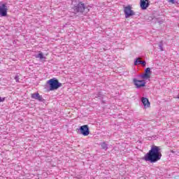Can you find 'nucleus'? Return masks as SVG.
<instances>
[{
  "label": "nucleus",
  "mask_w": 179,
  "mask_h": 179,
  "mask_svg": "<svg viewBox=\"0 0 179 179\" xmlns=\"http://www.w3.org/2000/svg\"><path fill=\"white\" fill-rule=\"evenodd\" d=\"M162 156L160 148L159 146H152L150 150L145 155L143 159L150 163H156L162 159Z\"/></svg>",
  "instance_id": "nucleus-1"
},
{
  "label": "nucleus",
  "mask_w": 179,
  "mask_h": 179,
  "mask_svg": "<svg viewBox=\"0 0 179 179\" xmlns=\"http://www.w3.org/2000/svg\"><path fill=\"white\" fill-rule=\"evenodd\" d=\"M48 83L50 85V90H55V89H58V87H61L62 84L58 81L56 78H51L48 81Z\"/></svg>",
  "instance_id": "nucleus-2"
},
{
  "label": "nucleus",
  "mask_w": 179,
  "mask_h": 179,
  "mask_svg": "<svg viewBox=\"0 0 179 179\" xmlns=\"http://www.w3.org/2000/svg\"><path fill=\"white\" fill-rule=\"evenodd\" d=\"M73 9L75 13H84L86 10V6L83 1H79L77 6H74Z\"/></svg>",
  "instance_id": "nucleus-3"
},
{
  "label": "nucleus",
  "mask_w": 179,
  "mask_h": 179,
  "mask_svg": "<svg viewBox=\"0 0 179 179\" xmlns=\"http://www.w3.org/2000/svg\"><path fill=\"white\" fill-rule=\"evenodd\" d=\"M124 13L126 18L135 15V12L132 10V7L130 5L124 7Z\"/></svg>",
  "instance_id": "nucleus-4"
},
{
  "label": "nucleus",
  "mask_w": 179,
  "mask_h": 179,
  "mask_svg": "<svg viewBox=\"0 0 179 179\" xmlns=\"http://www.w3.org/2000/svg\"><path fill=\"white\" fill-rule=\"evenodd\" d=\"M8 15V6L5 3L0 5V17Z\"/></svg>",
  "instance_id": "nucleus-5"
},
{
  "label": "nucleus",
  "mask_w": 179,
  "mask_h": 179,
  "mask_svg": "<svg viewBox=\"0 0 179 179\" xmlns=\"http://www.w3.org/2000/svg\"><path fill=\"white\" fill-rule=\"evenodd\" d=\"M133 83H134L136 87H143V86H145L146 85V81H143V78H141V80L134 78Z\"/></svg>",
  "instance_id": "nucleus-6"
},
{
  "label": "nucleus",
  "mask_w": 179,
  "mask_h": 179,
  "mask_svg": "<svg viewBox=\"0 0 179 179\" xmlns=\"http://www.w3.org/2000/svg\"><path fill=\"white\" fill-rule=\"evenodd\" d=\"M80 131L84 136H87L90 134V128L88 125H82L80 127Z\"/></svg>",
  "instance_id": "nucleus-7"
},
{
  "label": "nucleus",
  "mask_w": 179,
  "mask_h": 179,
  "mask_svg": "<svg viewBox=\"0 0 179 179\" xmlns=\"http://www.w3.org/2000/svg\"><path fill=\"white\" fill-rule=\"evenodd\" d=\"M140 6L143 10H146L150 6L149 0H141Z\"/></svg>",
  "instance_id": "nucleus-8"
},
{
  "label": "nucleus",
  "mask_w": 179,
  "mask_h": 179,
  "mask_svg": "<svg viewBox=\"0 0 179 179\" xmlns=\"http://www.w3.org/2000/svg\"><path fill=\"white\" fill-rule=\"evenodd\" d=\"M141 101L143 103L145 108L150 107V102L149 101V99H148V97H142Z\"/></svg>",
  "instance_id": "nucleus-9"
},
{
  "label": "nucleus",
  "mask_w": 179,
  "mask_h": 179,
  "mask_svg": "<svg viewBox=\"0 0 179 179\" xmlns=\"http://www.w3.org/2000/svg\"><path fill=\"white\" fill-rule=\"evenodd\" d=\"M31 96L32 99H36L37 100H39V101L43 100V97L40 94V93H38V92H37L36 93H31Z\"/></svg>",
  "instance_id": "nucleus-10"
},
{
  "label": "nucleus",
  "mask_w": 179,
  "mask_h": 179,
  "mask_svg": "<svg viewBox=\"0 0 179 179\" xmlns=\"http://www.w3.org/2000/svg\"><path fill=\"white\" fill-rule=\"evenodd\" d=\"M142 64L144 67L146 66V62H143L142 60H141L140 58L137 59V60H136L134 65L136 66V64Z\"/></svg>",
  "instance_id": "nucleus-11"
},
{
  "label": "nucleus",
  "mask_w": 179,
  "mask_h": 179,
  "mask_svg": "<svg viewBox=\"0 0 179 179\" xmlns=\"http://www.w3.org/2000/svg\"><path fill=\"white\" fill-rule=\"evenodd\" d=\"M148 76L147 75V70H145V74H143V75L141 76V78L143 79V81H145V80H148Z\"/></svg>",
  "instance_id": "nucleus-12"
},
{
  "label": "nucleus",
  "mask_w": 179,
  "mask_h": 179,
  "mask_svg": "<svg viewBox=\"0 0 179 179\" xmlns=\"http://www.w3.org/2000/svg\"><path fill=\"white\" fill-rule=\"evenodd\" d=\"M146 73H147V76H148V80H150V76L152 74L150 67H148V69H146Z\"/></svg>",
  "instance_id": "nucleus-13"
},
{
  "label": "nucleus",
  "mask_w": 179,
  "mask_h": 179,
  "mask_svg": "<svg viewBox=\"0 0 179 179\" xmlns=\"http://www.w3.org/2000/svg\"><path fill=\"white\" fill-rule=\"evenodd\" d=\"M101 148L104 150H107V149L108 148V146L107 143H106V142H103V143H101Z\"/></svg>",
  "instance_id": "nucleus-14"
},
{
  "label": "nucleus",
  "mask_w": 179,
  "mask_h": 179,
  "mask_svg": "<svg viewBox=\"0 0 179 179\" xmlns=\"http://www.w3.org/2000/svg\"><path fill=\"white\" fill-rule=\"evenodd\" d=\"M36 57L41 59V60H42L43 59H45L43 53H42V52L38 53V55L36 56Z\"/></svg>",
  "instance_id": "nucleus-15"
},
{
  "label": "nucleus",
  "mask_w": 179,
  "mask_h": 179,
  "mask_svg": "<svg viewBox=\"0 0 179 179\" xmlns=\"http://www.w3.org/2000/svg\"><path fill=\"white\" fill-rule=\"evenodd\" d=\"M4 100H5V97H1V96H0V102L4 101Z\"/></svg>",
  "instance_id": "nucleus-16"
},
{
  "label": "nucleus",
  "mask_w": 179,
  "mask_h": 179,
  "mask_svg": "<svg viewBox=\"0 0 179 179\" xmlns=\"http://www.w3.org/2000/svg\"><path fill=\"white\" fill-rule=\"evenodd\" d=\"M170 3H175V0H169Z\"/></svg>",
  "instance_id": "nucleus-17"
},
{
  "label": "nucleus",
  "mask_w": 179,
  "mask_h": 179,
  "mask_svg": "<svg viewBox=\"0 0 179 179\" xmlns=\"http://www.w3.org/2000/svg\"><path fill=\"white\" fill-rule=\"evenodd\" d=\"M15 80L16 81H18V77H15Z\"/></svg>",
  "instance_id": "nucleus-18"
},
{
  "label": "nucleus",
  "mask_w": 179,
  "mask_h": 179,
  "mask_svg": "<svg viewBox=\"0 0 179 179\" xmlns=\"http://www.w3.org/2000/svg\"><path fill=\"white\" fill-rule=\"evenodd\" d=\"M178 98L179 99V93H178Z\"/></svg>",
  "instance_id": "nucleus-19"
}]
</instances>
